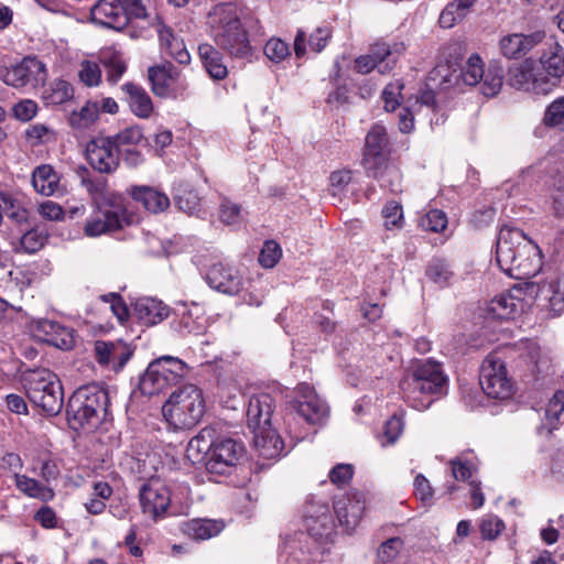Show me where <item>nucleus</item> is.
<instances>
[{
	"instance_id": "obj_1",
	"label": "nucleus",
	"mask_w": 564,
	"mask_h": 564,
	"mask_svg": "<svg viewBox=\"0 0 564 564\" xmlns=\"http://www.w3.org/2000/svg\"><path fill=\"white\" fill-rule=\"evenodd\" d=\"M496 261L507 275L523 280L534 276L542 268L539 246L516 227L503 225L496 243Z\"/></svg>"
},
{
	"instance_id": "obj_2",
	"label": "nucleus",
	"mask_w": 564,
	"mask_h": 564,
	"mask_svg": "<svg viewBox=\"0 0 564 564\" xmlns=\"http://www.w3.org/2000/svg\"><path fill=\"white\" fill-rule=\"evenodd\" d=\"M207 23L216 45L235 58L251 56L252 46L235 6L221 3L208 14Z\"/></svg>"
},
{
	"instance_id": "obj_3",
	"label": "nucleus",
	"mask_w": 564,
	"mask_h": 564,
	"mask_svg": "<svg viewBox=\"0 0 564 564\" xmlns=\"http://www.w3.org/2000/svg\"><path fill=\"white\" fill-rule=\"evenodd\" d=\"M447 387L448 377L442 365L433 359H425L417 362L412 371L406 398L414 409L424 411L435 399L446 393Z\"/></svg>"
},
{
	"instance_id": "obj_4",
	"label": "nucleus",
	"mask_w": 564,
	"mask_h": 564,
	"mask_svg": "<svg viewBox=\"0 0 564 564\" xmlns=\"http://www.w3.org/2000/svg\"><path fill=\"white\" fill-rule=\"evenodd\" d=\"M109 398L98 386L82 387L67 404V420L72 429H96L106 417Z\"/></svg>"
},
{
	"instance_id": "obj_5",
	"label": "nucleus",
	"mask_w": 564,
	"mask_h": 564,
	"mask_svg": "<svg viewBox=\"0 0 564 564\" xmlns=\"http://www.w3.org/2000/svg\"><path fill=\"white\" fill-rule=\"evenodd\" d=\"M166 422L175 430L195 426L205 413L203 392L187 384L174 391L162 406Z\"/></svg>"
},
{
	"instance_id": "obj_6",
	"label": "nucleus",
	"mask_w": 564,
	"mask_h": 564,
	"mask_svg": "<svg viewBox=\"0 0 564 564\" xmlns=\"http://www.w3.org/2000/svg\"><path fill=\"white\" fill-rule=\"evenodd\" d=\"M24 388L29 400L48 415H56L62 411L64 404L62 382L50 369L28 371Z\"/></svg>"
},
{
	"instance_id": "obj_7",
	"label": "nucleus",
	"mask_w": 564,
	"mask_h": 564,
	"mask_svg": "<svg viewBox=\"0 0 564 564\" xmlns=\"http://www.w3.org/2000/svg\"><path fill=\"white\" fill-rule=\"evenodd\" d=\"M186 373V365L178 358L163 356L152 361L140 380L145 395L159 394L176 384Z\"/></svg>"
},
{
	"instance_id": "obj_8",
	"label": "nucleus",
	"mask_w": 564,
	"mask_h": 564,
	"mask_svg": "<svg viewBox=\"0 0 564 564\" xmlns=\"http://www.w3.org/2000/svg\"><path fill=\"white\" fill-rule=\"evenodd\" d=\"M460 77L465 85H479V91L485 97H495L502 87L505 70L497 61L489 63L485 70L481 57L471 54L462 68Z\"/></svg>"
},
{
	"instance_id": "obj_9",
	"label": "nucleus",
	"mask_w": 564,
	"mask_h": 564,
	"mask_svg": "<svg viewBox=\"0 0 564 564\" xmlns=\"http://www.w3.org/2000/svg\"><path fill=\"white\" fill-rule=\"evenodd\" d=\"M527 293L535 297L542 310L552 316L560 315L564 311V274L549 272L541 280L528 283Z\"/></svg>"
},
{
	"instance_id": "obj_10",
	"label": "nucleus",
	"mask_w": 564,
	"mask_h": 564,
	"mask_svg": "<svg viewBox=\"0 0 564 564\" xmlns=\"http://www.w3.org/2000/svg\"><path fill=\"white\" fill-rule=\"evenodd\" d=\"M480 384L492 399L506 400L513 394V381L508 376L505 361L496 354L488 355L481 365Z\"/></svg>"
},
{
	"instance_id": "obj_11",
	"label": "nucleus",
	"mask_w": 564,
	"mask_h": 564,
	"mask_svg": "<svg viewBox=\"0 0 564 564\" xmlns=\"http://www.w3.org/2000/svg\"><path fill=\"white\" fill-rule=\"evenodd\" d=\"M46 77L45 64L35 56H26L10 68L0 65V79L14 88L35 87L43 84Z\"/></svg>"
},
{
	"instance_id": "obj_12",
	"label": "nucleus",
	"mask_w": 564,
	"mask_h": 564,
	"mask_svg": "<svg viewBox=\"0 0 564 564\" xmlns=\"http://www.w3.org/2000/svg\"><path fill=\"white\" fill-rule=\"evenodd\" d=\"M140 507L147 517L158 521L165 517L171 505V490L159 477L149 478L139 489Z\"/></svg>"
},
{
	"instance_id": "obj_13",
	"label": "nucleus",
	"mask_w": 564,
	"mask_h": 564,
	"mask_svg": "<svg viewBox=\"0 0 564 564\" xmlns=\"http://www.w3.org/2000/svg\"><path fill=\"white\" fill-rule=\"evenodd\" d=\"M245 453L243 445L230 437L215 440L206 469L213 475H229Z\"/></svg>"
},
{
	"instance_id": "obj_14",
	"label": "nucleus",
	"mask_w": 564,
	"mask_h": 564,
	"mask_svg": "<svg viewBox=\"0 0 564 564\" xmlns=\"http://www.w3.org/2000/svg\"><path fill=\"white\" fill-rule=\"evenodd\" d=\"M291 406L311 425L322 424L328 415L326 402L306 383L297 386L296 397Z\"/></svg>"
},
{
	"instance_id": "obj_15",
	"label": "nucleus",
	"mask_w": 564,
	"mask_h": 564,
	"mask_svg": "<svg viewBox=\"0 0 564 564\" xmlns=\"http://www.w3.org/2000/svg\"><path fill=\"white\" fill-rule=\"evenodd\" d=\"M94 352L99 366L118 372L127 365L133 355V349L123 340H96Z\"/></svg>"
},
{
	"instance_id": "obj_16",
	"label": "nucleus",
	"mask_w": 564,
	"mask_h": 564,
	"mask_svg": "<svg viewBox=\"0 0 564 564\" xmlns=\"http://www.w3.org/2000/svg\"><path fill=\"white\" fill-rule=\"evenodd\" d=\"M86 156L91 167L100 173L111 174L120 164V153L108 137H100L88 142Z\"/></svg>"
},
{
	"instance_id": "obj_17",
	"label": "nucleus",
	"mask_w": 564,
	"mask_h": 564,
	"mask_svg": "<svg viewBox=\"0 0 564 564\" xmlns=\"http://www.w3.org/2000/svg\"><path fill=\"white\" fill-rule=\"evenodd\" d=\"M206 281L210 288L227 295H236L243 289V278L239 270L224 262L210 265Z\"/></svg>"
},
{
	"instance_id": "obj_18",
	"label": "nucleus",
	"mask_w": 564,
	"mask_h": 564,
	"mask_svg": "<svg viewBox=\"0 0 564 564\" xmlns=\"http://www.w3.org/2000/svg\"><path fill=\"white\" fill-rule=\"evenodd\" d=\"M91 21L121 31L128 25L124 0H98L90 9Z\"/></svg>"
},
{
	"instance_id": "obj_19",
	"label": "nucleus",
	"mask_w": 564,
	"mask_h": 564,
	"mask_svg": "<svg viewBox=\"0 0 564 564\" xmlns=\"http://www.w3.org/2000/svg\"><path fill=\"white\" fill-rule=\"evenodd\" d=\"M305 528L317 540L329 539L334 531V520L325 503L310 502L305 509Z\"/></svg>"
},
{
	"instance_id": "obj_20",
	"label": "nucleus",
	"mask_w": 564,
	"mask_h": 564,
	"mask_svg": "<svg viewBox=\"0 0 564 564\" xmlns=\"http://www.w3.org/2000/svg\"><path fill=\"white\" fill-rule=\"evenodd\" d=\"M274 399L269 393L252 395L247 408V425L252 432L271 427Z\"/></svg>"
},
{
	"instance_id": "obj_21",
	"label": "nucleus",
	"mask_w": 564,
	"mask_h": 564,
	"mask_svg": "<svg viewBox=\"0 0 564 564\" xmlns=\"http://www.w3.org/2000/svg\"><path fill=\"white\" fill-rule=\"evenodd\" d=\"M524 310V303L521 299V291L502 293L495 296L488 304V315L498 319H510L516 317Z\"/></svg>"
},
{
	"instance_id": "obj_22",
	"label": "nucleus",
	"mask_w": 564,
	"mask_h": 564,
	"mask_svg": "<svg viewBox=\"0 0 564 564\" xmlns=\"http://www.w3.org/2000/svg\"><path fill=\"white\" fill-rule=\"evenodd\" d=\"M544 36V32L541 31L528 35L517 33L507 35L500 41L501 53L508 58H519L541 43Z\"/></svg>"
},
{
	"instance_id": "obj_23",
	"label": "nucleus",
	"mask_w": 564,
	"mask_h": 564,
	"mask_svg": "<svg viewBox=\"0 0 564 564\" xmlns=\"http://www.w3.org/2000/svg\"><path fill=\"white\" fill-rule=\"evenodd\" d=\"M339 524L347 531L354 530L362 517L365 501L357 495L346 496L334 506Z\"/></svg>"
},
{
	"instance_id": "obj_24",
	"label": "nucleus",
	"mask_w": 564,
	"mask_h": 564,
	"mask_svg": "<svg viewBox=\"0 0 564 564\" xmlns=\"http://www.w3.org/2000/svg\"><path fill=\"white\" fill-rule=\"evenodd\" d=\"M131 198L147 212H165L170 207V198L155 187L133 185L129 188Z\"/></svg>"
},
{
	"instance_id": "obj_25",
	"label": "nucleus",
	"mask_w": 564,
	"mask_h": 564,
	"mask_svg": "<svg viewBox=\"0 0 564 564\" xmlns=\"http://www.w3.org/2000/svg\"><path fill=\"white\" fill-rule=\"evenodd\" d=\"M169 307L153 297H141L134 303V314L147 326L161 323L169 316Z\"/></svg>"
},
{
	"instance_id": "obj_26",
	"label": "nucleus",
	"mask_w": 564,
	"mask_h": 564,
	"mask_svg": "<svg viewBox=\"0 0 564 564\" xmlns=\"http://www.w3.org/2000/svg\"><path fill=\"white\" fill-rule=\"evenodd\" d=\"M148 77L152 85V91L159 97L169 95L171 82H175L180 77L178 69L170 62L161 65L151 66L148 69Z\"/></svg>"
},
{
	"instance_id": "obj_27",
	"label": "nucleus",
	"mask_w": 564,
	"mask_h": 564,
	"mask_svg": "<svg viewBox=\"0 0 564 564\" xmlns=\"http://www.w3.org/2000/svg\"><path fill=\"white\" fill-rule=\"evenodd\" d=\"M129 216L130 214H100L86 223L85 232L87 236L96 237L118 230L131 223Z\"/></svg>"
},
{
	"instance_id": "obj_28",
	"label": "nucleus",
	"mask_w": 564,
	"mask_h": 564,
	"mask_svg": "<svg viewBox=\"0 0 564 564\" xmlns=\"http://www.w3.org/2000/svg\"><path fill=\"white\" fill-rule=\"evenodd\" d=\"M214 443V430L203 429L196 436H194L188 442L186 447V457L193 464H206V460L210 456Z\"/></svg>"
},
{
	"instance_id": "obj_29",
	"label": "nucleus",
	"mask_w": 564,
	"mask_h": 564,
	"mask_svg": "<svg viewBox=\"0 0 564 564\" xmlns=\"http://www.w3.org/2000/svg\"><path fill=\"white\" fill-rule=\"evenodd\" d=\"M405 45L403 43H376L370 50V55L376 57L378 69L384 74L393 68L398 58L404 53Z\"/></svg>"
},
{
	"instance_id": "obj_30",
	"label": "nucleus",
	"mask_w": 564,
	"mask_h": 564,
	"mask_svg": "<svg viewBox=\"0 0 564 564\" xmlns=\"http://www.w3.org/2000/svg\"><path fill=\"white\" fill-rule=\"evenodd\" d=\"M252 433L254 445L260 456L271 459L282 454L283 442L274 430L269 427Z\"/></svg>"
},
{
	"instance_id": "obj_31",
	"label": "nucleus",
	"mask_w": 564,
	"mask_h": 564,
	"mask_svg": "<svg viewBox=\"0 0 564 564\" xmlns=\"http://www.w3.org/2000/svg\"><path fill=\"white\" fill-rule=\"evenodd\" d=\"M122 89L128 96L131 111L140 118H149L153 111V105L148 93L133 83L124 84Z\"/></svg>"
},
{
	"instance_id": "obj_32",
	"label": "nucleus",
	"mask_w": 564,
	"mask_h": 564,
	"mask_svg": "<svg viewBox=\"0 0 564 564\" xmlns=\"http://www.w3.org/2000/svg\"><path fill=\"white\" fill-rule=\"evenodd\" d=\"M225 528L223 521L210 519H193L183 524V532L194 540H207L218 533Z\"/></svg>"
},
{
	"instance_id": "obj_33",
	"label": "nucleus",
	"mask_w": 564,
	"mask_h": 564,
	"mask_svg": "<svg viewBox=\"0 0 564 564\" xmlns=\"http://www.w3.org/2000/svg\"><path fill=\"white\" fill-rule=\"evenodd\" d=\"M198 54L209 76L214 79H224L227 66L223 63V54L213 45L204 43L198 46Z\"/></svg>"
},
{
	"instance_id": "obj_34",
	"label": "nucleus",
	"mask_w": 564,
	"mask_h": 564,
	"mask_svg": "<svg viewBox=\"0 0 564 564\" xmlns=\"http://www.w3.org/2000/svg\"><path fill=\"white\" fill-rule=\"evenodd\" d=\"M159 37L162 47H164L167 54L173 57L180 64H188L191 61L189 53L187 52L185 44L182 39L174 35L171 28L162 25L159 29Z\"/></svg>"
},
{
	"instance_id": "obj_35",
	"label": "nucleus",
	"mask_w": 564,
	"mask_h": 564,
	"mask_svg": "<svg viewBox=\"0 0 564 564\" xmlns=\"http://www.w3.org/2000/svg\"><path fill=\"white\" fill-rule=\"evenodd\" d=\"M32 184L37 193L53 195L59 186V176L48 164L37 166L32 173Z\"/></svg>"
},
{
	"instance_id": "obj_36",
	"label": "nucleus",
	"mask_w": 564,
	"mask_h": 564,
	"mask_svg": "<svg viewBox=\"0 0 564 564\" xmlns=\"http://www.w3.org/2000/svg\"><path fill=\"white\" fill-rule=\"evenodd\" d=\"M391 154V143L387 128L381 123L373 124L365 139L362 153Z\"/></svg>"
},
{
	"instance_id": "obj_37",
	"label": "nucleus",
	"mask_w": 564,
	"mask_h": 564,
	"mask_svg": "<svg viewBox=\"0 0 564 564\" xmlns=\"http://www.w3.org/2000/svg\"><path fill=\"white\" fill-rule=\"evenodd\" d=\"M354 180V171L349 169H340L333 171L328 177L327 193L333 199V204L343 202L346 197L349 184Z\"/></svg>"
},
{
	"instance_id": "obj_38",
	"label": "nucleus",
	"mask_w": 564,
	"mask_h": 564,
	"mask_svg": "<svg viewBox=\"0 0 564 564\" xmlns=\"http://www.w3.org/2000/svg\"><path fill=\"white\" fill-rule=\"evenodd\" d=\"M536 73H534V61L531 58L524 59L518 66L509 70L508 83L510 86L530 91L531 84Z\"/></svg>"
},
{
	"instance_id": "obj_39",
	"label": "nucleus",
	"mask_w": 564,
	"mask_h": 564,
	"mask_svg": "<svg viewBox=\"0 0 564 564\" xmlns=\"http://www.w3.org/2000/svg\"><path fill=\"white\" fill-rule=\"evenodd\" d=\"M99 117V102L88 100L79 110H73L68 116L72 128L84 130L97 121Z\"/></svg>"
},
{
	"instance_id": "obj_40",
	"label": "nucleus",
	"mask_w": 564,
	"mask_h": 564,
	"mask_svg": "<svg viewBox=\"0 0 564 564\" xmlns=\"http://www.w3.org/2000/svg\"><path fill=\"white\" fill-rule=\"evenodd\" d=\"M361 165L368 177L381 180L390 171V154L362 153Z\"/></svg>"
},
{
	"instance_id": "obj_41",
	"label": "nucleus",
	"mask_w": 564,
	"mask_h": 564,
	"mask_svg": "<svg viewBox=\"0 0 564 564\" xmlns=\"http://www.w3.org/2000/svg\"><path fill=\"white\" fill-rule=\"evenodd\" d=\"M14 478L17 488L28 497L42 501H50L54 498V491L48 487L42 486L37 480L19 474Z\"/></svg>"
},
{
	"instance_id": "obj_42",
	"label": "nucleus",
	"mask_w": 564,
	"mask_h": 564,
	"mask_svg": "<svg viewBox=\"0 0 564 564\" xmlns=\"http://www.w3.org/2000/svg\"><path fill=\"white\" fill-rule=\"evenodd\" d=\"M449 464L454 478L462 481L468 480L478 468L477 458L471 451L462 453Z\"/></svg>"
},
{
	"instance_id": "obj_43",
	"label": "nucleus",
	"mask_w": 564,
	"mask_h": 564,
	"mask_svg": "<svg viewBox=\"0 0 564 564\" xmlns=\"http://www.w3.org/2000/svg\"><path fill=\"white\" fill-rule=\"evenodd\" d=\"M74 97L73 86L63 79L54 80L44 91L43 99L46 105H62Z\"/></svg>"
},
{
	"instance_id": "obj_44",
	"label": "nucleus",
	"mask_w": 564,
	"mask_h": 564,
	"mask_svg": "<svg viewBox=\"0 0 564 564\" xmlns=\"http://www.w3.org/2000/svg\"><path fill=\"white\" fill-rule=\"evenodd\" d=\"M108 139H110V142L115 145V149L121 153V150H123L124 147L131 148L141 143L144 135L139 126H131L113 135H109Z\"/></svg>"
},
{
	"instance_id": "obj_45",
	"label": "nucleus",
	"mask_w": 564,
	"mask_h": 564,
	"mask_svg": "<svg viewBox=\"0 0 564 564\" xmlns=\"http://www.w3.org/2000/svg\"><path fill=\"white\" fill-rule=\"evenodd\" d=\"M564 411V391H556L553 397L550 399L544 413L545 422L543 423V429L547 430V433H551L553 429H555L556 423L560 419V415Z\"/></svg>"
},
{
	"instance_id": "obj_46",
	"label": "nucleus",
	"mask_w": 564,
	"mask_h": 564,
	"mask_svg": "<svg viewBox=\"0 0 564 564\" xmlns=\"http://www.w3.org/2000/svg\"><path fill=\"white\" fill-rule=\"evenodd\" d=\"M403 545V540L398 536L382 542L377 550L375 564H390L397 558Z\"/></svg>"
},
{
	"instance_id": "obj_47",
	"label": "nucleus",
	"mask_w": 564,
	"mask_h": 564,
	"mask_svg": "<svg viewBox=\"0 0 564 564\" xmlns=\"http://www.w3.org/2000/svg\"><path fill=\"white\" fill-rule=\"evenodd\" d=\"M426 276L435 284L445 286L453 278L449 264L442 259H434L426 269Z\"/></svg>"
},
{
	"instance_id": "obj_48",
	"label": "nucleus",
	"mask_w": 564,
	"mask_h": 564,
	"mask_svg": "<svg viewBox=\"0 0 564 564\" xmlns=\"http://www.w3.org/2000/svg\"><path fill=\"white\" fill-rule=\"evenodd\" d=\"M100 62L106 70L107 80L110 84H116L127 69L126 63L117 53L101 57Z\"/></svg>"
},
{
	"instance_id": "obj_49",
	"label": "nucleus",
	"mask_w": 564,
	"mask_h": 564,
	"mask_svg": "<svg viewBox=\"0 0 564 564\" xmlns=\"http://www.w3.org/2000/svg\"><path fill=\"white\" fill-rule=\"evenodd\" d=\"M282 258V249L275 240H267L260 250L258 262L264 269L274 268Z\"/></svg>"
},
{
	"instance_id": "obj_50",
	"label": "nucleus",
	"mask_w": 564,
	"mask_h": 564,
	"mask_svg": "<svg viewBox=\"0 0 564 564\" xmlns=\"http://www.w3.org/2000/svg\"><path fill=\"white\" fill-rule=\"evenodd\" d=\"M263 52L273 63H280L291 55L289 44L278 37L270 39L265 43Z\"/></svg>"
},
{
	"instance_id": "obj_51",
	"label": "nucleus",
	"mask_w": 564,
	"mask_h": 564,
	"mask_svg": "<svg viewBox=\"0 0 564 564\" xmlns=\"http://www.w3.org/2000/svg\"><path fill=\"white\" fill-rule=\"evenodd\" d=\"M467 12L466 9L460 7L457 0L449 2L441 12L438 20L440 25L447 29L452 28L457 21L463 20Z\"/></svg>"
},
{
	"instance_id": "obj_52",
	"label": "nucleus",
	"mask_w": 564,
	"mask_h": 564,
	"mask_svg": "<svg viewBox=\"0 0 564 564\" xmlns=\"http://www.w3.org/2000/svg\"><path fill=\"white\" fill-rule=\"evenodd\" d=\"M505 529V523L497 516L487 514L479 522L482 539L495 540Z\"/></svg>"
},
{
	"instance_id": "obj_53",
	"label": "nucleus",
	"mask_w": 564,
	"mask_h": 564,
	"mask_svg": "<svg viewBox=\"0 0 564 564\" xmlns=\"http://www.w3.org/2000/svg\"><path fill=\"white\" fill-rule=\"evenodd\" d=\"M46 238V235L37 229H30L20 239L21 248L29 253L36 252L44 246Z\"/></svg>"
},
{
	"instance_id": "obj_54",
	"label": "nucleus",
	"mask_w": 564,
	"mask_h": 564,
	"mask_svg": "<svg viewBox=\"0 0 564 564\" xmlns=\"http://www.w3.org/2000/svg\"><path fill=\"white\" fill-rule=\"evenodd\" d=\"M564 120V97L555 99L545 109L543 123L546 127H556Z\"/></svg>"
},
{
	"instance_id": "obj_55",
	"label": "nucleus",
	"mask_w": 564,
	"mask_h": 564,
	"mask_svg": "<svg viewBox=\"0 0 564 564\" xmlns=\"http://www.w3.org/2000/svg\"><path fill=\"white\" fill-rule=\"evenodd\" d=\"M446 214H422L419 225L423 230L442 232L447 227Z\"/></svg>"
},
{
	"instance_id": "obj_56",
	"label": "nucleus",
	"mask_w": 564,
	"mask_h": 564,
	"mask_svg": "<svg viewBox=\"0 0 564 564\" xmlns=\"http://www.w3.org/2000/svg\"><path fill=\"white\" fill-rule=\"evenodd\" d=\"M540 62L543 65L545 74L561 78L564 75V56L552 53L550 56L542 55Z\"/></svg>"
},
{
	"instance_id": "obj_57",
	"label": "nucleus",
	"mask_w": 564,
	"mask_h": 564,
	"mask_svg": "<svg viewBox=\"0 0 564 564\" xmlns=\"http://www.w3.org/2000/svg\"><path fill=\"white\" fill-rule=\"evenodd\" d=\"M79 79L86 86H97L101 78V70L97 63L84 61L80 65Z\"/></svg>"
},
{
	"instance_id": "obj_58",
	"label": "nucleus",
	"mask_w": 564,
	"mask_h": 564,
	"mask_svg": "<svg viewBox=\"0 0 564 564\" xmlns=\"http://www.w3.org/2000/svg\"><path fill=\"white\" fill-rule=\"evenodd\" d=\"M100 300L104 303H109V308L120 323L127 321L129 316V311L126 303L122 301L121 296L118 293L104 294L100 296Z\"/></svg>"
},
{
	"instance_id": "obj_59",
	"label": "nucleus",
	"mask_w": 564,
	"mask_h": 564,
	"mask_svg": "<svg viewBox=\"0 0 564 564\" xmlns=\"http://www.w3.org/2000/svg\"><path fill=\"white\" fill-rule=\"evenodd\" d=\"M560 79L544 73L535 74L530 91L538 95H546L558 85Z\"/></svg>"
},
{
	"instance_id": "obj_60",
	"label": "nucleus",
	"mask_w": 564,
	"mask_h": 564,
	"mask_svg": "<svg viewBox=\"0 0 564 564\" xmlns=\"http://www.w3.org/2000/svg\"><path fill=\"white\" fill-rule=\"evenodd\" d=\"M174 203L178 212H193L199 207V197L193 191H183L175 195Z\"/></svg>"
},
{
	"instance_id": "obj_61",
	"label": "nucleus",
	"mask_w": 564,
	"mask_h": 564,
	"mask_svg": "<svg viewBox=\"0 0 564 564\" xmlns=\"http://www.w3.org/2000/svg\"><path fill=\"white\" fill-rule=\"evenodd\" d=\"M352 466L349 464H337L329 471V479L336 486H344L352 478Z\"/></svg>"
},
{
	"instance_id": "obj_62",
	"label": "nucleus",
	"mask_w": 564,
	"mask_h": 564,
	"mask_svg": "<svg viewBox=\"0 0 564 564\" xmlns=\"http://www.w3.org/2000/svg\"><path fill=\"white\" fill-rule=\"evenodd\" d=\"M37 106L32 100H22L13 107L14 117L21 121H29L36 115Z\"/></svg>"
},
{
	"instance_id": "obj_63",
	"label": "nucleus",
	"mask_w": 564,
	"mask_h": 564,
	"mask_svg": "<svg viewBox=\"0 0 564 564\" xmlns=\"http://www.w3.org/2000/svg\"><path fill=\"white\" fill-rule=\"evenodd\" d=\"M28 212L21 199L8 192H0V212Z\"/></svg>"
},
{
	"instance_id": "obj_64",
	"label": "nucleus",
	"mask_w": 564,
	"mask_h": 564,
	"mask_svg": "<svg viewBox=\"0 0 564 564\" xmlns=\"http://www.w3.org/2000/svg\"><path fill=\"white\" fill-rule=\"evenodd\" d=\"M330 39V30L327 28H317L310 36L308 45L314 52H321Z\"/></svg>"
}]
</instances>
